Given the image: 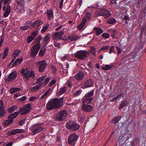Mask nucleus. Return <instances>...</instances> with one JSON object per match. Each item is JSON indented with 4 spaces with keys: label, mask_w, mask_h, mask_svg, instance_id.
Masks as SVG:
<instances>
[{
    "label": "nucleus",
    "mask_w": 146,
    "mask_h": 146,
    "mask_svg": "<svg viewBox=\"0 0 146 146\" xmlns=\"http://www.w3.org/2000/svg\"><path fill=\"white\" fill-rule=\"evenodd\" d=\"M128 126H125V125L123 124L122 125L117 128L116 130L115 133L117 136L119 135L121 136L122 135H125L129 131L128 130Z\"/></svg>",
    "instance_id": "nucleus-1"
},
{
    "label": "nucleus",
    "mask_w": 146,
    "mask_h": 146,
    "mask_svg": "<svg viewBox=\"0 0 146 146\" xmlns=\"http://www.w3.org/2000/svg\"><path fill=\"white\" fill-rule=\"evenodd\" d=\"M89 52L88 51L80 50L77 51L74 54V57L79 59L84 60L88 57L89 55Z\"/></svg>",
    "instance_id": "nucleus-2"
},
{
    "label": "nucleus",
    "mask_w": 146,
    "mask_h": 146,
    "mask_svg": "<svg viewBox=\"0 0 146 146\" xmlns=\"http://www.w3.org/2000/svg\"><path fill=\"white\" fill-rule=\"evenodd\" d=\"M66 127L68 129L72 131H76L80 128V126L75 121H69L66 123Z\"/></svg>",
    "instance_id": "nucleus-3"
},
{
    "label": "nucleus",
    "mask_w": 146,
    "mask_h": 146,
    "mask_svg": "<svg viewBox=\"0 0 146 146\" xmlns=\"http://www.w3.org/2000/svg\"><path fill=\"white\" fill-rule=\"evenodd\" d=\"M40 124H35L30 127V129L34 135H35L37 133L42 131L44 129V128L41 126Z\"/></svg>",
    "instance_id": "nucleus-4"
},
{
    "label": "nucleus",
    "mask_w": 146,
    "mask_h": 146,
    "mask_svg": "<svg viewBox=\"0 0 146 146\" xmlns=\"http://www.w3.org/2000/svg\"><path fill=\"white\" fill-rule=\"evenodd\" d=\"M91 13L90 12H86V17H84L81 23L78 26V28L79 30H81L84 26L86 22L87 21L91 16Z\"/></svg>",
    "instance_id": "nucleus-5"
},
{
    "label": "nucleus",
    "mask_w": 146,
    "mask_h": 146,
    "mask_svg": "<svg viewBox=\"0 0 146 146\" xmlns=\"http://www.w3.org/2000/svg\"><path fill=\"white\" fill-rule=\"evenodd\" d=\"M78 138V136L75 133L70 135L68 139V143L70 145L74 146Z\"/></svg>",
    "instance_id": "nucleus-6"
},
{
    "label": "nucleus",
    "mask_w": 146,
    "mask_h": 146,
    "mask_svg": "<svg viewBox=\"0 0 146 146\" xmlns=\"http://www.w3.org/2000/svg\"><path fill=\"white\" fill-rule=\"evenodd\" d=\"M40 46V44H36L31 48V55L32 57H34L36 56L39 50Z\"/></svg>",
    "instance_id": "nucleus-7"
},
{
    "label": "nucleus",
    "mask_w": 146,
    "mask_h": 146,
    "mask_svg": "<svg viewBox=\"0 0 146 146\" xmlns=\"http://www.w3.org/2000/svg\"><path fill=\"white\" fill-rule=\"evenodd\" d=\"M56 120L61 121L64 120L66 117L67 114L66 110H63L60 111L56 114Z\"/></svg>",
    "instance_id": "nucleus-8"
},
{
    "label": "nucleus",
    "mask_w": 146,
    "mask_h": 146,
    "mask_svg": "<svg viewBox=\"0 0 146 146\" xmlns=\"http://www.w3.org/2000/svg\"><path fill=\"white\" fill-rule=\"evenodd\" d=\"M31 110V104H28L21 108L19 111L21 115H24L29 112Z\"/></svg>",
    "instance_id": "nucleus-9"
},
{
    "label": "nucleus",
    "mask_w": 146,
    "mask_h": 146,
    "mask_svg": "<svg viewBox=\"0 0 146 146\" xmlns=\"http://www.w3.org/2000/svg\"><path fill=\"white\" fill-rule=\"evenodd\" d=\"M111 15L109 11L103 8L101 9V11L97 13V16H103L105 18H106L111 16Z\"/></svg>",
    "instance_id": "nucleus-10"
},
{
    "label": "nucleus",
    "mask_w": 146,
    "mask_h": 146,
    "mask_svg": "<svg viewBox=\"0 0 146 146\" xmlns=\"http://www.w3.org/2000/svg\"><path fill=\"white\" fill-rule=\"evenodd\" d=\"M37 66L39 67L38 70L39 72H42L44 70V69L47 65L46 62L44 60H42L36 62Z\"/></svg>",
    "instance_id": "nucleus-11"
},
{
    "label": "nucleus",
    "mask_w": 146,
    "mask_h": 146,
    "mask_svg": "<svg viewBox=\"0 0 146 146\" xmlns=\"http://www.w3.org/2000/svg\"><path fill=\"white\" fill-rule=\"evenodd\" d=\"M82 110L87 112H91L93 111V108L90 105L88 104H83L82 106Z\"/></svg>",
    "instance_id": "nucleus-12"
},
{
    "label": "nucleus",
    "mask_w": 146,
    "mask_h": 146,
    "mask_svg": "<svg viewBox=\"0 0 146 146\" xmlns=\"http://www.w3.org/2000/svg\"><path fill=\"white\" fill-rule=\"evenodd\" d=\"M64 31L63 30L60 31L55 33L52 35L53 39L56 40L62 39L61 37L64 34Z\"/></svg>",
    "instance_id": "nucleus-13"
},
{
    "label": "nucleus",
    "mask_w": 146,
    "mask_h": 146,
    "mask_svg": "<svg viewBox=\"0 0 146 146\" xmlns=\"http://www.w3.org/2000/svg\"><path fill=\"white\" fill-rule=\"evenodd\" d=\"M93 82L92 80L89 79L84 83V85L82 86L83 89H85L88 87H92L93 86Z\"/></svg>",
    "instance_id": "nucleus-14"
},
{
    "label": "nucleus",
    "mask_w": 146,
    "mask_h": 146,
    "mask_svg": "<svg viewBox=\"0 0 146 146\" xmlns=\"http://www.w3.org/2000/svg\"><path fill=\"white\" fill-rule=\"evenodd\" d=\"M53 104L55 108H59L62 106L61 105V104L58 100V98H55L51 99Z\"/></svg>",
    "instance_id": "nucleus-15"
},
{
    "label": "nucleus",
    "mask_w": 146,
    "mask_h": 146,
    "mask_svg": "<svg viewBox=\"0 0 146 146\" xmlns=\"http://www.w3.org/2000/svg\"><path fill=\"white\" fill-rule=\"evenodd\" d=\"M24 130L22 129H16L13 130L11 131H9L7 134L8 135H15L17 133H23Z\"/></svg>",
    "instance_id": "nucleus-16"
},
{
    "label": "nucleus",
    "mask_w": 146,
    "mask_h": 146,
    "mask_svg": "<svg viewBox=\"0 0 146 146\" xmlns=\"http://www.w3.org/2000/svg\"><path fill=\"white\" fill-rule=\"evenodd\" d=\"M26 76L25 77V78H26V79L25 80L26 81H27L29 80L28 78H34L35 77V74L33 71H31V72L29 70H27L26 72Z\"/></svg>",
    "instance_id": "nucleus-17"
},
{
    "label": "nucleus",
    "mask_w": 146,
    "mask_h": 146,
    "mask_svg": "<svg viewBox=\"0 0 146 146\" xmlns=\"http://www.w3.org/2000/svg\"><path fill=\"white\" fill-rule=\"evenodd\" d=\"M43 22L39 19H38L35 21L32 24L31 22H29V23L32 26L35 27H38L42 24Z\"/></svg>",
    "instance_id": "nucleus-18"
},
{
    "label": "nucleus",
    "mask_w": 146,
    "mask_h": 146,
    "mask_svg": "<svg viewBox=\"0 0 146 146\" xmlns=\"http://www.w3.org/2000/svg\"><path fill=\"white\" fill-rule=\"evenodd\" d=\"M17 76V73L15 72H11L7 78L8 81H10L13 79H15Z\"/></svg>",
    "instance_id": "nucleus-19"
},
{
    "label": "nucleus",
    "mask_w": 146,
    "mask_h": 146,
    "mask_svg": "<svg viewBox=\"0 0 146 146\" xmlns=\"http://www.w3.org/2000/svg\"><path fill=\"white\" fill-rule=\"evenodd\" d=\"M46 108L47 110H52L55 108L51 99L47 104Z\"/></svg>",
    "instance_id": "nucleus-20"
},
{
    "label": "nucleus",
    "mask_w": 146,
    "mask_h": 146,
    "mask_svg": "<svg viewBox=\"0 0 146 146\" xmlns=\"http://www.w3.org/2000/svg\"><path fill=\"white\" fill-rule=\"evenodd\" d=\"M84 76V74L82 72H80L74 76V78L78 80H82Z\"/></svg>",
    "instance_id": "nucleus-21"
},
{
    "label": "nucleus",
    "mask_w": 146,
    "mask_h": 146,
    "mask_svg": "<svg viewBox=\"0 0 146 146\" xmlns=\"http://www.w3.org/2000/svg\"><path fill=\"white\" fill-rule=\"evenodd\" d=\"M80 37L78 36H77L76 35H71L70 36H68V37L67 38L68 40H70L71 41H76Z\"/></svg>",
    "instance_id": "nucleus-22"
},
{
    "label": "nucleus",
    "mask_w": 146,
    "mask_h": 146,
    "mask_svg": "<svg viewBox=\"0 0 146 146\" xmlns=\"http://www.w3.org/2000/svg\"><path fill=\"white\" fill-rule=\"evenodd\" d=\"M49 35H50L49 34H47L43 38V41L45 43V44L43 45V46H46L50 41V37L49 36Z\"/></svg>",
    "instance_id": "nucleus-23"
},
{
    "label": "nucleus",
    "mask_w": 146,
    "mask_h": 146,
    "mask_svg": "<svg viewBox=\"0 0 146 146\" xmlns=\"http://www.w3.org/2000/svg\"><path fill=\"white\" fill-rule=\"evenodd\" d=\"M13 121V119H9L4 121L2 123V125L3 126H6L11 124Z\"/></svg>",
    "instance_id": "nucleus-24"
},
{
    "label": "nucleus",
    "mask_w": 146,
    "mask_h": 146,
    "mask_svg": "<svg viewBox=\"0 0 146 146\" xmlns=\"http://www.w3.org/2000/svg\"><path fill=\"white\" fill-rule=\"evenodd\" d=\"M67 88L66 87H64L59 89L57 93V95L60 96L66 92Z\"/></svg>",
    "instance_id": "nucleus-25"
},
{
    "label": "nucleus",
    "mask_w": 146,
    "mask_h": 146,
    "mask_svg": "<svg viewBox=\"0 0 146 146\" xmlns=\"http://www.w3.org/2000/svg\"><path fill=\"white\" fill-rule=\"evenodd\" d=\"M121 117L120 115H118L114 117L113 118L111 121V123L116 124V123L118 122L121 119Z\"/></svg>",
    "instance_id": "nucleus-26"
},
{
    "label": "nucleus",
    "mask_w": 146,
    "mask_h": 146,
    "mask_svg": "<svg viewBox=\"0 0 146 146\" xmlns=\"http://www.w3.org/2000/svg\"><path fill=\"white\" fill-rule=\"evenodd\" d=\"M19 113V112L16 111L11 113L7 117L9 119H13L15 118L18 115Z\"/></svg>",
    "instance_id": "nucleus-27"
},
{
    "label": "nucleus",
    "mask_w": 146,
    "mask_h": 146,
    "mask_svg": "<svg viewBox=\"0 0 146 146\" xmlns=\"http://www.w3.org/2000/svg\"><path fill=\"white\" fill-rule=\"evenodd\" d=\"M43 46L41 48L39 53V55L40 57L42 56L46 53V47Z\"/></svg>",
    "instance_id": "nucleus-28"
},
{
    "label": "nucleus",
    "mask_w": 146,
    "mask_h": 146,
    "mask_svg": "<svg viewBox=\"0 0 146 146\" xmlns=\"http://www.w3.org/2000/svg\"><path fill=\"white\" fill-rule=\"evenodd\" d=\"M46 14L47 15L48 18L49 19H51L53 17V11L52 9L48 10Z\"/></svg>",
    "instance_id": "nucleus-29"
},
{
    "label": "nucleus",
    "mask_w": 146,
    "mask_h": 146,
    "mask_svg": "<svg viewBox=\"0 0 146 146\" xmlns=\"http://www.w3.org/2000/svg\"><path fill=\"white\" fill-rule=\"evenodd\" d=\"M84 100L83 101V103H86L87 104H90L91 103L92 100H93V97L91 98H83Z\"/></svg>",
    "instance_id": "nucleus-30"
},
{
    "label": "nucleus",
    "mask_w": 146,
    "mask_h": 146,
    "mask_svg": "<svg viewBox=\"0 0 146 146\" xmlns=\"http://www.w3.org/2000/svg\"><path fill=\"white\" fill-rule=\"evenodd\" d=\"M94 29L96 31V34L97 36L99 35L103 32V30L100 28L95 27Z\"/></svg>",
    "instance_id": "nucleus-31"
},
{
    "label": "nucleus",
    "mask_w": 146,
    "mask_h": 146,
    "mask_svg": "<svg viewBox=\"0 0 146 146\" xmlns=\"http://www.w3.org/2000/svg\"><path fill=\"white\" fill-rule=\"evenodd\" d=\"M17 4L19 6H22L23 9H24L25 0H15Z\"/></svg>",
    "instance_id": "nucleus-32"
},
{
    "label": "nucleus",
    "mask_w": 146,
    "mask_h": 146,
    "mask_svg": "<svg viewBox=\"0 0 146 146\" xmlns=\"http://www.w3.org/2000/svg\"><path fill=\"white\" fill-rule=\"evenodd\" d=\"M127 104L128 102L126 100H125L122 102L120 104L119 106V109L120 110L122 108L126 106H127Z\"/></svg>",
    "instance_id": "nucleus-33"
},
{
    "label": "nucleus",
    "mask_w": 146,
    "mask_h": 146,
    "mask_svg": "<svg viewBox=\"0 0 146 146\" xmlns=\"http://www.w3.org/2000/svg\"><path fill=\"white\" fill-rule=\"evenodd\" d=\"M23 61V59L22 58H21L17 59L13 63V66L14 67L15 66H17L19 65Z\"/></svg>",
    "instance_id": "nucleus-34"
},
{
    "label": "nucleus",
    "mask_w": 146,
    "mask_h": 146,
    "mask_svg": "<svg viewBox=\"0 0 146 146\" xmlns=\"http://www.w3.org/2000/svg\"><path fill=\"white\" fill-rule=\"evenodd\" d=\"M116 20L114 18H110L108 19V21H106V23L109 24H113L115 23Z\"/></svg>",
    "instance_id": "nucleus-35"
},
{
    "label": "nucleus",
    "mask_w": 146,
    "mask_h": 146,
    "mask_svg": "<svg viewBox=\"0 0 146 146\" xmlns=\"http://www.w3.org/2000/svg\"><path fill=\"white\" fill-rule=\"evenodd\" d=\"M17 106H14L10 108H8L7 111L11 113L15 111L17 108Z\"/></svg>",
    "instance_id": "nucleus-36"
},
{
    "label": "nucleus",
    "mask_w": 146,
    "mask_h": 146,
    "mask_svg": "<svg viewBox=\"0 0 146 146\" xmlns=\"http://www.w3.org/2000/svg\"><path fill=\"white\" fill-rule=\"evenodd\" d=\"M42 84H39L35 86L32 88H31V90L32 91H36L39 89L40 87L41 86Z\"/></svg>",
    "instance_id": "nucleus-37"
},
{
    "label": "nucleus",
    "mask_w": 146,
    "mask_h": 146,
    "mask_svg": "<svg viewBox=\"0 0 146 146\" xmlns=\"http://www.w3.org/2000/svg\"><path fill=\"white\" fill-rule=\"evenodd\" d=\"M20 88H11L10 90V92L11 93H13L21 90Z\"/></svg>",
    "instance_id": "nucleus-38"
},
{
    "label": "nucleus",
    "mask_w": 146,
    "mask_h": 146,
    "mask_svg": "<svg viewBox=\"0 0 146 146\" xmlns=\"http://www.w3.org/2000/svg\"><path fill=\"white\" fill-rule=\"evenodd\" d=\"M6 113L4 108H0V117L3 116Z\"/></svg>",
    "instance_id": "nucleus-39"
},
{
    "label": "nucleus",
    "mask_w": 146,
    "mask_h": 146,
    "mask_svg": "<svg viewBox=\"0 0 146 146\" xmlns=\"http://www.w3.org/2000/svg\"><path fill=\"white\" fill-rule=\"evenodd\" d=\"M94 92V90L91 91L90 92L88 93V94H86L84 97L83 98H85L87 97L91 98L90 97L91 96L93 95Z\"/></svg>",
    "instance_id": "nucleus-40"
},
{
    "label": "nucleus",
    "mask_w": 146,
    "mask_h": 146,
    "mask_svg": "<svg viewBox=\"0 0 146 146\" xmlns=\"http://www.w3.org/2000/svg\"><path fill=\"white\" fill-rule=\"evenodd\" d=\"M49 27V24L48 23H46L45 25L43 27L41 30V33H44L47 29L48 27Z\"/></svg>",
    "instance_id": "nucleus-41"
},
{
    "label": "nucleus",
    "mask_w": 146,
    "mask_h": 146,
    "mask_svg": "<svg viewBox=\"0 0 146 146\" xmlns=\"http://www.w3.org/2000/svg\"><path fill=\"white\" fill-rule=\"evenodd\" d=\"M21 52V51L19 50H15L13 54V57H16V56H18L19 55Z\"/></svg>",
    "instance_id": "nucleus-42"
},
{
    "label": "nucleus",
    "mask_w": 146,
    "mask_h": 146,
    "mask_svg": "<svg viewBox=\"0 0 146 146\" xmlns=\"http://www.w3.org/2000/svg\"><path fill=\"white\" fill-rule=\"evenodd\" d=\"M34 38L32 37V36H28L27 37V42L29 43H30L33 39Z\"/></svg>",
    "instance_id": "nucleus-43"
},
{
    "label": "nucleus",
    "mask_w": 146,
    "mask_h": 146,
    "mask_svg": "<svg viewBox=\"0 0 146 146\" xmlns=\"http://www.w3.org/2000/svg\"><path fill=\"white\" fill-rule=\"evenodd\" d=\"M30 26H21L20 27V29L22 30H27L30 28Z\"/></svg>",
    "instance_id": "nucleus-44"
},
{
    "label": "nucleus",
    "mask_w": 146,
    "mask_h": 146,
    "mask_svg": "<svg viewBox=\"0 0 146 146\" xmlns=\"http://www.w3.org/2000/svg\"><path fill=\"white\" fill-rule=\"evenodd\" d=\"M42 38V36L40 35L35 40V41L36 42H37L36 44H40V40Z\"/></svg>",
    "instance_id": "nucleus-45"
},
{
    "label": "nucleus",
    "mask_w": 146,
    "mask_h": 146,
    "mask_svg": "<svg viewBox=\"0 0 146 146\" xmlns=\"http://www.w3.org/2000/svg\"><path fill=\"white\" fill-rule=\"evenodd\" d=\"M111 35L113 38H115V35L116 33V31L115 30H111Z\"/></svg>",
    "instance_id": "nucleus-46"
},
{
    "label": "nucleus",
    "mask_w": 146,
    "mask_h": 146,
    "mask_svg": "<svg viewBox=\"0 0 146 146\" xmlns=\"http://www.w3.org/2000/svg\"><path fill=\"white\" fill-rule=\"evenodd\" d=\"M46 76H44L40 78H38L37 80V83H39L41 82L46 77Z\"/></svg>",
    "instance_id": "nucleus-47"
},
{
    "label": "nucleus",
    "mask_w": 146,
    "mask_h": 146,
    "mask_svg": "<svg viewBox=\"0 0 146 146\" xmlns=\"http://www.w3.org/2000/svg\"><path fill=\"white\" fill-rule=\"evenodd\" d=\"M82 91V90H80L77 91L74 94V96L75 97L78 96L81 93Z\"/></svg>",
    "instance_id": "nucleus-48"
},
{
    "label": "nucleus",
    "mask_w": 146,
    "mask_h": 146,
    "mask_svg": "<svg viewBox=\"0 0 146 146\" xmlns=\"http://www.w3.org/2000/svg\"><path fill=\"white\" fill-rule=\"evenodd\" d=\"M10 12V11L6 10L5 11L3 14L4 17H7L9 15Z\"/></svg>",
    "instance_id": "nucleus-49"
},
{
    "label": "nucleus",
    "mask_w": 146,
    "mask_h": 146,
    "mask_svg": "<svg viewBox=\"0 0 146 146\" xmlns=\"http://www.w3.org/2000/svg\"><path fill=\"white\" fill-rule=\"evenodd\" d=\"M110 46H104L100 49V50L99 51V52H100V51L103 50H108Z\"/></svg>",
    "instance_id": "nucleus-50"
},
{
    "label": "nucleus",
    "mask_w": 146,
    "mask_h": 146,
    "mask_svg": "<svg viewBox=\"0 0 146 146\" xmlns=\"http://www.w3.org/2000/svg\"><path fill=\"white\" fill-rule=\"evenodd\" d=\"M9 51V48L7 47L5 48L4 50V55H5V56H6L8 54V53Z\"/></svg>",
    "instance_id": "nucleus-51"
},
{
    "label": "nucleus",
    "mask_w": 146,
    "mask_h": 146,
    "mask_svg": "<svg viewBox=\"0 0 146 146\" xmlns=\"http://www.w3.org/2000/svg\"><path fill=\"white\" fill-rule=\"evenodd\" d=\"M56 82V80L55 79H54L51 81H50L48 84V85L50 86H52Z\"/></svg>",
    "instance_id": "nucleus-52"
},
{
    "label": "nucleus",
    "mask_w": 146,
    "mask_h": 146,
    "mask_svg": "<svg viewBox=\"0 0 146 146\" xmlns=\"http://www.w3.org/2000/svg\"><path fill=\"white\" fill-rule=\"evenodd\" d=\"M50 79V78L49 77L46 78L44 81V84H43L44 86H45L49 82Z\"/></svg>",
    "instance_id": "nucleus-53"
},
{
    "label": "nucleus",
    "mask_w": 146,
    "mask_h": 146,
    "mask_svg": "<svg viewBox=\"0 0 146 146\" xmlns=\"http://www.w3.org/2000/svg\"><path fill=\"white\" fill-rule=\"evenodd\" d=\"M105 66L106 67L107 69H108V70H109L111 69L112 68V67L114 66L113 64H111L110 65L108 64H106L105 65Z\"/></svg>",
    "instance_id": "nucleus-54"
},
{
    "label": "nucleus",
    "mask_w": 146,
    "mask_h": 146,
    "mask_svg": "<svg viewBox=\"0 0 146 146\" xmlns=\"http://www.w3.org/2000/svg\"><path fill=\"white\" fill-rule=\"evenodd\" d=\"M26 119H22L21 120H20L19 122L18 123V124L19 125H22L25 122V121L26 120Z\"/></svg>",
    "instance_id": "nucleus-55"
},
{
    "label": "nucleus",
    "mask_w": 146,
    "mask_h": 146,
    "mask_svg": "<svg viewBox=\"0 0 146 146\" xmlns=\"http://www.w3.org/2000/svg\"><path fill=\"white\" fill-rule=\"evenodd\" d=\"M102 36L106 38H108L109 37L110 35L108 33H103L102 35Z\"/></svg>",
    "instance_id": "nucleus-56"
},
{
    "label": "nucleus",
    "mask_w": 146,
    "mask_h": 146,
    "mask_svg": "<svg viewBox=\"0 0 146 146\" xmlns=\"http://www.w3.org/2000/svg\"><path fill=\"white\" fill-rule=\"evenodd\" d=\"M37 31H35L33 32L31 36H32L34 38L37 35Z\"/></svg>",
    "instance_id": "nucleus-57"
},
{
    "label": "nucleus",
    "mask_w": 146,
    "mask_h": 146,
    "mask_svg": "<svg viewBox=\"0 0 146 146\" xmlns=\"http://www.w3.org/2000/svg\"><path fill=\"white\" fill-rule=\"evenodd\" d=\"M129 18L128 17V16L126 15L124 16L123 20V21H124V20H127V21H129Z\"/></svg>",
    "instance_id": "nucleus-58"
},
{
    "label": "nucleus",
    "mask_w": 146,
    "mask_h": 146,
    "mask_svg": "<svg viewBox=\"0 0 146 146\" xmlns=\"http://www.w3.org/2000/svg\"><path fill=\"white\" fill-rule=\"evenodd\" d=\"M27 99V97L26 96H24L22 97L19 99L20 101H23Z\"/></svg>",
    "instance_id": "nucleus-59"
},
{
    "label": "nucleus",
    "mask_w": 146,
    "mask_h": 146,
    "mask_svg": "<svg viewBox=\"0 0 146 146\" xmlns=\"http://www.w3.org/2000/svg\"><path fill=\"white\" fill-rule=\"evenodd\" d=\"M0 108H4L3 102V101L1 100L0 101Z\"/></svg>",
    "instance_id": "nucleus-60"
},
{
    "label": "nucleus",
    "mask_w": 146,
    "mask_h": 146,
    "mask_svg": "<svg viewBox=\"0 0 146 146\" xmlns=\"http://www.w3.org/2000/svg\"><path fill=\"white\" fill-rule=\"evenodd\" d=\"M36 99V98L35 97H31L29 99V100L31 101H33L35 100Z\"/></svg>",
    "instance_id": "nucleus-61"
},
{
    "label": "nucleus",
    "mask_w": 146,
    "mask_h": 146,
    "mask_svg": "<svg viewBox=\"0 0 146 146\" xmlns=\"http://www.w3.org/2000/svg\"><path fill=\"white\" fill-rule=\"evenodd\" d=\"M54 45L55 46L57 47L60 46V44L57 42V41H54Z\"/></svg>",
    "instance_id": "nucleus-62"
},
{
    "label": "nucleus",
    "mask_w": 146,
    "mask_h": 146,
    "mask_svg": "<svg viewBox=\"0 0 146 146\" xmlns=\"http://www.w3.org/2000/svg\"><path fill=\"white\" fill-rule=\"evenodd\" d=\"M63 1L64 0H61L60 1L59 7L61 9H62V5Z\"/></svg>",
    "instance_id": "nucleus-63"
},
{
    "label": "nucleus",
    "mask_w": 146,
    "mask_h": 146,
    "mask_svg": "<svg viewBox=\"0 0 146 146\" xmlns=\"http://www.w3.org/2000/svg\"><path fill=\"white\" fill-rule=\"evenodd\" d=\"M64 98V97H62L58 99V100L59 101H60V104L63 103Z\"/></svg>",
    "instance_id": "nucleus-64"
}]
</instances>
